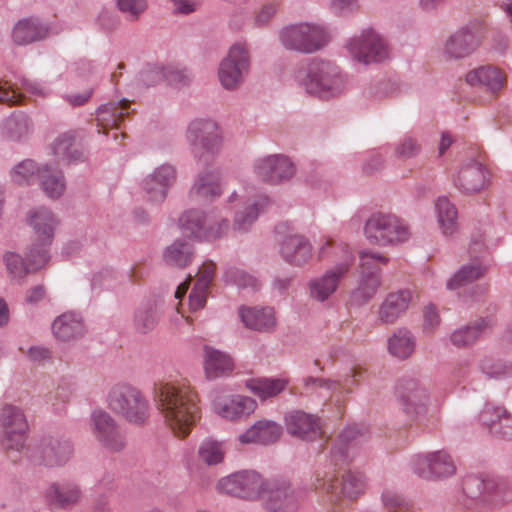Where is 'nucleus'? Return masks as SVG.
Returning <instances> with one entry per match:
<instances>
[{"label": "nucleus", "instance_id": "nucleus-3", "mask_svg": "<svg viewBox=\"0 0 512 512\" xmlns=\"http://www.w3.org/2000/svg\"><path fill=\"white\" fill-rule=\"evenodd\" d=\"M280 46L288 52L313 55L325 50L333 40L328 24L300 20L283 25L277 33Z\"/></svg>", "mask_w": 512, "mask_h": 512}, {"label": "nucleus", "instance_id": "nucleus-45", "mask_svg": "<svg viewBox=\"0 0 512 512\" xmlns=\"http://www.w3.org/2000/svg\"><path fill=\"white\" fill-rule=\"evenodd\" d=\"M365 440L366 435L360 427L356 425L348 426L338 436L334 445V454L347 459L350 451L358 448Z\"/></svg>", "mask_w": 512, "mask_h": 512}, {"label": "nucleus", "instance_id": "nucleus-6", "mask_svg": "<svg viewBox=\"0 0 512 512\" xmlns=\"http://www.w3.org/2000/svg\"><path fill=\"white\" fill-rule=\"evenodd\" d=\"M365 238L378 247H399L410 241V224L393 213H373L364 225Z\"/></svg>", "mask_w": 512, "mask_h": 512}, {"label": "nucleus", "instance_id": "nucleus-20", "mask_svg": "<svg viewBox=\"0 0 512 512\" xmlns=\"http://www.w3.org/2000/svg\"><path fill=\"white\" fill-rule=\"evenodd\" d=\"M74 447L70 439L62 436H48L40 440L33 449L31 458L46 467H61L72 458Z\"/></svg>", "mask_w": 512, "mask_h": 512}, {"label": "nucleus", "instance_id": "nucleus-24", "mask_svg": "<svg viewBox=\"0 0 512 512\" xmlns=\"http://www.w3.org/2000/svg\"><path fill=\"white\" fill-rule=\"evenodd\" d=\"M257 408V402L239 394L218 395L212 401L213 412L220 418L236 422L248 418Z\"/></svg>", "mask_w": 512, "mask_h": 512}, {"label": "nucleus", "instance_id": "nucleus-5", "mask_svg": "<svg viewBox=\"0 0 512 512\" xmlns=\"http://www.w3.org/2000/svg\"><path fill=\"white\" fill-rule=\"evenodd\" d=\"M185 139L193 158L201 164L212 161L221 152L224 143L222 128L212 118L191 120Z\"/></svg>", "mask_w": 512, "mask_h": 512}, {"label": "nucleus", "instance_id": "nucleus-58", "mask_svg": "<svg viewBox=\"0 0 512 512\" xmlns=\"http://www.w3.org/2000/svg\"><path fill=\"white\" fill-rule=\"evenodd\" d=\"M358 376V372L354 370H350L342 379L332 381L326 380L322 378L315 377H306L303 379V384L306 387L310 386H318L325 387L329 390H335L339 388H343L346 392L350 391V386L353 385V379Z\"/></svg>", "mask_w": 512, "mask_h": 512}, {"label": "nucleus", "instance_id": "nucleus-21", "mask_svg": "<svg viewBox=\"0 0 512 512\" xmlns=\"http://www.w3.org/2000/svg\"><path fill=\"white\" fill-rule=\"evenodd\" d=\"M265 483L256 471L242 470L220 479L217 488L229 495L255 500L260 497Z\"/></svg>", "mask_w": 512, "mask_h": 512}, {"label": "nucleus", "instance_id": "nucleus-43", "mask_svg": "<svg viewBox=\"0 0 512 512\" xmlns=\"http://www.w3.org/2000/svg\"><path fill=\"white\" fill-rule=\"evenodd\" d=\"M416 348V337L407 328L396 329L387 340L388 352L399 359H407L412 356Z\"/></svg>", "mask_w": 512, "mask_h": 512}, {"label": "nucleus", "instance_id": "nucleus-35", "mask_svg": "<svg viewBox=\"0 0 512 512\" xmlns=\"http://www.w3.org/2000/svg\"><path fill=\"white\" fill-rule=\"evenodd\" d=\"M285 426L289 434L303 440H313L320 434L317 417L303 411H293L285 416Z\"/></svg>", "mask_w": 512, "mask_h": 512}, {"label": "nucleus", "instance_id": "nucleus-8", "mask_svg": "<svg viewBox=\"0 0 512 512\" xmlns=\"http://www.w3.org/2000/svg\"><path fill=\"white\" fill-rule=\"evenodd\" d=\"M109 408L129 423L144 424L151 412L149 400L137 387L128 383L115 384L107 395Z\"/></svg>", "mask_w": 512, "mask_h": 512}, {"label": "nucleus", "instance_id": "nucleus-34", "mask_svg": "<svg viewBox=\"0 0 512 512\" xmlns=\"http://www.w3.org/2000/svg\"><path fill=\"white\" fill-rule=\"evenodd\" d=\"M466 82L471 86H477L492 94H497L506 84V74L496 66L483 65L468 72Z\"/></svg>", "mask_w": 512, "mask_h": 512}, {"label": "nucleus", "instance_id": "nucleus-56", "mask_svg": "<svg viewBox=\"0 0 512 512\" xmlns=\"http://www.w3.org/2000/svg\"><path fill=\"white\" fill-rule=\"evenodd\" d=\"M366 489V477L359 471H348L342 479L341 491L348 498H356Z\"/></svg>", "mask_w": 512, "mask_h": 512}, {"label": "nucleus", "instance_id": "nucleus-19", "mask_svg": "<svg viewBox=\"0 0 512 512\" xmlns=\"http://www.w3.org/2000/svg\"><path fill=\"white\" fill-rule=\"evenodd\" d=\"M0 426L2 428V445L10 450H22L28 431V423L23 410L11 404L4 405L0 411Z\"/></svg>", "mask_w": 512, "mask_h": 512}, {"label": "nucleus", "instance_id": "nucleus-9", "mask_svg": "<svg viewBox=\"0 0 512 512\" xmlns=\"http://www.w3.org/2000/svg\"><path fill=\"white\" fill-rule=\"evenodd\" d=\"M184 235L198 241H214L227 234L230 222L215 211L203 212L199 209L184 211L178 220Z\"/></svg>", "mask_w": 512, "mask_h": 512}, {"label": "nucleus", "instance_id": "nucleus-60", "mask_svg": "<svg viewBox=\"0 0 512 512\" xmlns=\"http://www.w3.org/2000/svg\"><path fill=\"white\" fill-rule=\"evenodd\" d=\"M480 370L490 378L504 379L512 377V363L504 361H494L490 358H484L479 362Z\"/></svg>", "mask_w": 512, "mask_h": 512}, {"label": "nucleus", "instance_id": "nucleus-41", "mask_svg": "<svg viewBox=\"0 0 512 512\" xmlns=\"http://www.w3.org/2000/svg\"><path fill=\"white\" fill-rule=\"evenodd\" d=\"M288 384L286 377H262L246 381L247 389L263 401L279 395Z\"/></svg>", "mask_w": 512, "mask_h": 512}, {"label": "nucleus", "instance_id": "nucleus-64", "mask_svg": "<svg viewBox=\"0 0 512 512\" xmlns=\"http://www.w3.org/2000/svg\"><path fill=\"white\" fill-rule=\"evenodd\" d=\"M328 9L335 16L348 17L360 10V2L359 0H330Z\"/></svg>", "mask_w": 512, "mask_h": 512}, {"label": "nucleus", "instance_id": "nucleus-28", "mask_svg": "<svg viewBox=\"0 0 512 512\" xmlns=\"http://www.w3.org/2000/svg\"><path fill=\"white\" fill-rule=\"evenodd\" d=\"M238 315L247 329L270 333L276 329L277 317L270 306H240Z\"/></svg>", "mask_w": 512, "mask_h": 512}, {"label": "nucleus", "instance_id": "nucleus-57", "mask_svg": "<svg viewBox=\"0 0 512 512\" xmlns=\"http://www.w3.org/2000/svg\"><path fill=\"white\" fill-rule=\"evenodd\" d=\"M115 2L118 11L130 23L139 21L149 7L148 0H115Z\"/></svg>", "mask_w": 512, "mask_h": 512}, {"label": "nucleus", "instance_id": "nucleus-61", "mask_svg": "<svg viewBox=\"0 0 512 512\" xmlns=\"http://www.w3.org/2000/svg\"><path fill=\"white\" fill-rule=\"evenodd\" d=\"M504 408L486 404L479 413V421L482 425L488 428L489 432L495 436L499 427V420L504 413Z\"/></svg>", "mask_w": 512, "mask_h": 512}, {"label": "nucleus", "instance_id": "nucleus-29", "mask_svg": "<svg viewBox=\"0 0 512 512\" xmlns=\"http://www.w3.org/2000/svg\"><path fill=\"white\" fill-rule=\"evenodd\" d=\"M203 369L208 380L228 376L234 370V360L230 354L210 345L202 349Z\"/></svg>", "mask_w": 512, "mask_h": 512}, {"label": "nucleus", "instance_id": "nucleus-36", "mask_svg": "<svg viewBox=\"0 0 512 512\" xmlns=\"http://www.w3.org/2000/svg\"><path fill=\"white\" fill-rule=\"evenodd\" d=\"M434 213L438 228L444 237H453L459 229L458 210L447 196L434 201Z\"/></svg>", "mask_w": 512, "mask_h": 512}, {"label": "nucleus", "instance_id": "nucleus-33", "mask_svg": "<svg viewBox=\"0 0 512 512\" xmlns=\"http://www.w3.org/2000/svg\"><path fill=\"white\" fill-rule=\"evenodd\" d=\"M462 487L467 498L476 503L486 504L500 489V483L493 477L469 475L464 478Z\"/></svg>", "mask_w": 512, "mask_h": 512}, {"label": "nucleus", "instance_id": "nucleus-1", "mask_svg": "<svg viewBox=\"0 0 512 512\" xmlns=\"http://www.w3.org/2000/svg\"><path fill=\"white\" fill-rule=\"evenodd\" d=\"M293 84L305 95L321 101L344 96L351 87L350 75L335 61L312 58L298 64L291 73Z\"/></svg>", "mask_w": 512, "mask_h": 512}, {"label": "nucleus", "instance_id": "nucleus-17", "mask_svg": "<svg viewBox=\"0 0 512 512\" xmlns=\"http://www.w3.org/2000/svg\"><path fill=\"white\" fill-rule=\"evenodd\" d=\"M91 430L98 444L109 453H119L126 447V437L115 419L103 409L90 415Z\"/></svg>", "mask_w": 512, "mask_h": 512}, {"label": "nucleus", "instance_id": "nucleus-47", "mask_svg": "<svg viewBox=\"0 0 512 512\" xmlns=\"http://www.w3.org/2000/svg\"><path fill=\"white\" fill-rule=\"evenodd\" d=\"M193 257V246L185 239H177L165 248L163 252L164 261L171 266L185 267Z\"/></svg>", "mask_w": 512, "mask_h": 512}, {"label": "nucleus", "instance_id": "nucleus-32", "mask_svg": "<svg viewBox=\"0 0 512 512\" xmlns=\"http://www.w3.org/2000/svg\"><path fill=\"white\" fill-rule=\"evenodd\" d=\"M281 433V425L272 420L261 419L240 433L237 436V441L242 445H267L276 442Z\"/></svg>", "mask_w": 512, "mask_h": 512}, {"label": "nucleus", "instance_id": "nucleus-10", "mask_svg": "<svg viewBox=\"0 0 512 512\" xmlns=\"http://www.w3.org/2000/svg\"><path fill=\"white\" fill-rule=\"evenodd\" d=\"M227 201L228 203L239 202L232 225V229L238 233L249 232L259 216L265 213L273 203L268 194L256 191L249 186H244L241 193L233 191Z\"/></svg>", "mask_w": 512, "mask_h": 512}, {"label": "nucleus", "instance_id": "nucleus-23", "mask_svg": "<svg viewBox=\"0 0 512 512\" xmlns=\"http://www.w3.org/2000/svg\"><path fill=\"white\" fill-rule=\"evenodd\" d=\"M452 183L461 194L474 195L490 186L491 174L478 160H469L454 174Z\"/></svg>", "mask_w": 512, "mask_h": 512}, {"label": "nucleus", "instance_id": "nucleus-37", "mask_svg": "<svg viewBox=\"0 0 512 512\" xmlns=\"http://www.w3.org/2000/svg\"><path fill=\"white\" fill-rule=\"evenodd\" d=\"M494 325L492 317L481 318L471 325L455 329L449 336L450 343L459 348L473 345Z\"/></svg>", "mask_w": 512, "mask_h": 512}, {"label": "nucleus", "instance_id": "nucleus-50", "mask_svg": "<svg viewBox=\"0 0 512 512\" xmlns=\"http://www.w3.org/2000/svg\"><path fill=\"white\" fill-rule=\"evenodd\" d=\"M395 158L403 161L417 158L422 152V144L418 135L406 133L392 146Z\"/></svg>", "mask_w": 512, "mask_h": 512}, {"label": "nucleus", "instance_id": "nucleus-52", "mask_svg": "<svg viewBox=\"0 0 512 512\" xmlns=\"http://www.w3.org/2000/svg\"><path fill=\"white\" fill-rule=\"evenodd\" d=\"M485 272V267L479 262L463 265L448 281L447 288L455 290L479 279Z\"/></svg>", "mask_w": 512, "mask_h": 512}, {"label": "nucleus", "instance_id": "nucleus-18", "mask_svg": "<svg viewBox=\"0 0 512 512\" xmlns=\"http://www.w3.org/2000/svg\"><path fill=\"white\" fill-rule=\"evenodd\" d=\"M414 474L425 480H444L456 473L452 456L446 450L418 454L411 461Z\"/></svg>", "mask_w": 512, "mask_h": 512}, {"label": "nucleus", "instance_id": "nucleus-62", "mask_svg": "<svg viewBox=\"0 0 512 512\" xmlns=\"http://www.w3.org/2000/svg\"><path fill=\"white\" fill-rule=\"evenodd\" d=\"M280 4L277 1H269L263 4L255 13L252 19L256 28L268 27L279 11Z\"/></svg>", "mask_w": 512, "mask_h": 512}, {"label": "nucleus", "instance_id": "nucleus-31", "mask_svg": "<svg viewBox=\"0 0 512 512\" xmlns=\"http://www.w3.org/2000/svg\"><path fill=\"white\" fill-rule=\"evenodd\" d=\"M259 498L268 512H285L295 507V498L286 482H266Z\"/></svg>", "mask_w": 512, "mask_h": 512}, {"label": "nucleus", "instance_id": "nucleus-15", "mask_svg": "<svg viewBox=\"0 0 512 512\" xmlns=\"http://www.w3.org/2000/svg\"><path fill=\"white\" fill-rule=\"evenodd\" d=\"M252 172L265 184L281 185L293 179L296 174V165L286 154H267L253 161Z\"/></svg>", "mask_w": 512, "mask_h": 512}, {"label": "nucleus", "instance_id": "nucleus-14", "mask_svg": "<svg viewBox=\"0 0 512 512\" xmlns=\"http://www.w3.org/2000/svg\"><path fill=\"white\" fill-rule=\"evenodd\" d=\"M396 396L403 412L412 420L426 416L431 401L430 391L420 379L406 376L396 386Z\"/></svg>", "mask_w": 512, "mask_h": 512}, {"label": "nucleus", "instance_id": "nucleus-42", "mask_svg": "<svg viewBox=\"0 0 512 512\" xmlns=\"http://www.w3.org/2000/svg\"><path fill=\"white\" fill-rule=\"evenodd\" d=\"M31 131V121L22 112H14L0 123V136L9 141H20Z\"/></svg>", "mask_w": 512, "mask_h": 512}, {"label": "nucleus", "instance_id": "nucleus-53", "mask_svg": "<svg viewBox=\"0 0 512 512\" xmlns=\"http://www.w3.org/2000/svg\"><path fill=\"white\" fill-rule=\"evenodd\" d=\"M380 501L385 512H417L412 503L394 489H384Z\"/></svg>", "mask_w": 512, "mask_h": 512}, {"label": "nucleus", "instance_id": "nucleus-54", "mask_svg": "<svg viewBox=\"0 0 512 512\" xmlns=\"http://www.w3.org/2000/svg\"><path fill=\"white\" fill-rule=\"evenodd\" d=\"M75 137L72 133L59 135L52 143V152L59 160L73 162L81 157V153L74 147Z\"/></svg>", "mask_w": 512, "mask_h": 512}, {"label": "nucleus", "instance_id": "nucleus-26", "mask_svg": "<svg viewBox=\"0 0 512 512\" xmlns=\"http://www.w3.org/2000/svg\"><path fill=\"white\" fill-rule=\"evenodd\" d=\"M412 299L413 291L408 288L388 293L378 308V322L385 325L395 323L409 309Z\"/></svg>", "mask_w": 512, "mask_h": 512}, {"label": "nucleus", "instance_id": "nucleus-59", "mask_svg": "<svg viewBox=\"0 0 512 512\" xmlns=\"http://www.w3.org/2000/svg\"><path fill=\"white\" fill-rule=\"evenodd\" d=\"M172 68L160 64H148L139 74V82L144 86H153L163 80H170Z\"/></svg>", "mask_w": 512, "mask_h": 512}, {"label": "nucleus", "instance_id": "nucleus-39", "mask_svg": "<svg viewBox=\"0 0 512 512\" xmlns=\"http://www.w3.org/2000/svg\"><path fill=\"white\" fill-rule=\"evenodd\" d=\"M82 496L80 487L74 482L53 483L46 490V498L55 507L70 508Z\"/></svg>", "mask_w": 512, "mask_h": 512}, {"label": "nucleus", "instance_id": "nucleus-38", "mask_svg": "<svg viewBox=\"0 0 512 512\" xmlns=\"http://www.w3.org/2000/svg\"><path fill=\"white\" fill-rule=\"evenodd\" d=\"M129 113V101L126 98L103 104L96 110L97 125L103 129H118Z\"/></svg>", "mask_w": 512, "mask_h": 512}, {"label": "nucleus", "instance_id": "nucleus-40", "mask_svg": "<svg viewBox=\"0 0 512 512\" xmlns=\"http://www.w3.org/2000/svg\"><path fill=\"white\" fill-rule=\"evenodd\" d=\"M28 261L16 251H5L2 256L3 263L8 277L16 282L22 283L31 273L36 272L42 267H34L31 263L30 250L27 254Z\"/></svg>", "mask_w": 512, "mask_h": 512}, {"label": "nucleus", "instance_id": "nucleus-16", "mask_svg": "<svg viewBox=\"0 0 512 512\" xmlns=\"http://www.w3.org/2000/svg\"><path fill=\"white\" fill-rule=\"evenodd\" d=\"M479 26L480 21L472 20L449 34L440 48L442 57L445 60H462L472 55L480 46Z\"/></svg>", "mask_w": 512, "mask_h": 512}, {"label": "nucleus", "instance_id": "nucleus-44", "mask_svg": "<svg viewBox=\"0 0 512 512\" xmlns=\"http://www.w3.org/2000/svg\"><path fill=\"white\" fill-rule=\"evenodd\" d=\"M46 170L47 164H40L32 159H24L11 168L10 178L17 185H31Z\"/></svg>", "mask_w": 512, "mask_h": 512}, {"label": "nucleus", "instance_id": "nucleus-13", "mask_svg": "<svg viewBox=\"0 0 512 512\" xmlns=\"http://www.w3.org/2000/svg\"><path fill=\"white\" fill-rule=\"evenodd\" d=\"M353 261V253L346 247L343 260L308 281L307 290L309 298L321 304L329 301L338 291Z\"/></svg>", "mask_w": 512, "mask_h": 512}, {"label": "nucleus", "instance_id": "nucleus-46", "mask_svg": "<svg viewBox=\"0 0 512 512\" xmlns=\"http://www.w3.org/2000/svg\"><path fill=\"white\" fill-rule=\"evenodd\" d=\"M226 452L227 445L225 441L209 437L200 443L197 456L202 463L208 466H216L224 461Z\"/></svg>", "mask_w": 512, "mask_h": 512}, {"label": "nucleus", "instance_id": "nucleus-48", "mask_svg": "<svg viewBox=\"0 0 512 512\" xmlns=\"http://www.w3.org/2000/svg\"><path fill=\"white\" fill-rule=\"evenodd\" d=\"M380 285V272H361L359 286L352 292V301L357 305L367 303L375 296Z\"/></svg>", "mask_w": 512, "mask_h": 512}, {"label": "nucleus", "instance_id": "nucleus-51", "mask_svg": "<svg viewBox=\"0 0 512 512\" xmlns=\"http://www.w3.org/2000/svg\"><path fill=\"white\" fill-rule=\"evenodd\" d=\"M40 185L44 193L52 199H57L65 191V181L62 173L47 164V170L40 174Z\"/></svg>", "mask_w": 512, "mask_h": 512}, {"label": "nucleus", "instance_id": "nucleus-30", "mask_svg": "<svg viewBox=\"0 0 512 512\" xmlns=\"http://www.w3.org/2000/svg\"><path fill=\"white\" fill-rule=\"evenodd\" d=\"M223 181L219 170L208 169L200 172L190 189V197L199 201H212L223 192Z\"/></svg>", "mask_w": 512, "mask_h": 512}, {"label": "nucleus", "instance_id": "nucleus-12", "mask_svg": "<svg viewBox=\"0 0 512 512\" xmlns=\"http://www.w3.org/2000/svg\"><path fill=\"white\" fill-rule=\"evenodd\" d=\"M278 253L281 259L297 268L304 267L313 259L314 248L308 237L293 231L288 222L276 226Z\"/></svg>", "mask_w": 512, "mask_h": 512}, {"label": "nucleus", "instance_id": "nucleus-11", "mask_svg": "<svg viewBox=\"0 0 512 512\" xmlns=\"http://www.w3.org/2000/svg\"><path fill=\"white\" fill-rule=\"evenodd\" d=\"M27 223L36 237L30 247L31 263L34 267H44L50 259L49 247L59 221L51 210L41 206L28 212Z\"/></svg>", "mask_w": 512, "mask_h": 512}, {"label": "nucleus", "instance_id": "nucleus-25", "mask_svg": "<svg viewBox=\"0 0 512 512\" xmlns=\"http://www.w3.org/2000/svg\"><path fill=\"white\" fill-rule=\"evenodd\" d=\"M54 33V28L49 23L37 17H28L22 18L14 24L11 39L16 45L26 46L43 41Z\"/></svg>", "mask_w": 512, "mask_h": 512}, {"label": "nucleus", "instance_id": "nucleus-63", "mask_svg": "<svg viewBox=\"0 0 512 512\" xmlns=\"http://www.w3.org/2000/svg\"><path fill=\"white\" fill-rule=\"evenodd\" d=\"M389 259L382 253L371 250H362L359 253L361 272H379L375 270L376 264H387Z\"/></svg>", "mask_w": 512, "mask_h": 512}, {"label": "nucleus", "instance_id": "nucleus-4", "mask_svg": "<svg viewBox=\"0 0 512 512\" xmlns=\"http://www.w3.org/2000/svg\"><path fill=\"white\" fill-rule=\"evenodd\" d=\"M348 59L362 67L380 65L391 59V47L386 37L375 27H362L345 40Z\"/></svg>", "mask_w": 512, "mask_h": 512}, {"label": "nucleus", "instance_id": "nucleus-49", "mask_svg": "<svg viewBox=\"0 0 512 512\" xmlns=\"http://www.w3.org/2000/svg\"><path fill=\"white\" fill-rule=\"evenodd\" d=\"M159 320V315L156 306L151 302H145L140 304L133 317V327L141 334H146L152 331Z\"/></svg>", "mask_w": 512, "mask_h": 512}, {"label": "nucleus", "instance_id": "nucleus-27", "mask_svg": "<svg viewBox=\"0 0 512 512\" xmlns=\"http://www.w3.org/2000/svg\"><path fill=\"white\" fill-rule=\"evenodd\" d=\"M53 337L62 343H74L86 333L81 314L68 311L57 316L51 323Z\"/></svg>", "mask_w": 512, "mask_h": 512}, {"label": "nucleus", "instance_id": "nucleus-55", "mask_svg": "<svg viewBox=\"0 0 512 512\" xmlns=\"http://www.w3.org/2000/svg\"><path fill=\"white\" fill-rule=\"evenodd\" d=\"M223 279L226 283L235 285L241 289L250 288L256 290L260 286V282L255 276L234 265L226 267Z\"/></svg>", "mask_w": 512, "mask_h": 512}, {"label": "nucleus", "instance_id": "nucleus-22", "mask_svg": "<svg viewBox=\"0 0 512 512\" xmlns=\"http://www.w3.org/2000/svg\"><path fill=\"white\" fill-rule=\"evenodd\" d=\"M177 174L176 167L171 163H162L155 167L141 182L145 199L153 204L163 203L176 183Z\"/></svg>", "mask_w": 512, "mask_h": 512}, {"label": "nucleus", "instance_id": "nucleus-2", "mask_svg": "<svg viewBox=\"0 0 512 512\" xmlns=\"http://www.w3.org/2000/svg\"><path fill=\"white\" fill-rule=\"evenodd\" d=\"M154 402L167 427L185 437L199 417L198 396L186 381H163L155 385Z\"/></svg>", "mask_w": 512, "mask_h": 512}, {"label": "nucleus", "instance_id": "nucleus-7", "mask_svg": "<svg viewBox=\"0 0 512 512\" xmlns=\"http://www.w3.org/2000/svg\"><path fill=\"white\" fill-rule=\"evenodd\" d=\"M252 67L249 45L244 41L233 43L217 66V80L227 92H236L246 82Z\"/></svg>", "mask_w": 512, "mask_h": 512}]
</instances>
